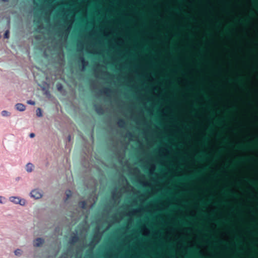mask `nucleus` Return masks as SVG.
I'll list each match as a JSON object with an SVG mask.
<instances>
[{
  "instance_id": "obj_1",
  "label": "nucleus",
  "mask_w": 258,
  "mask_h": 258,
  "mask_svg": "<svg viewBox=\"0 0 258 258\" xmlns=\"http://www.w3.org/2000/svg\"><path fill=\"white\" fill-rule=\"evenodd\" d=\"M257 144L258 141L255 143L247 144H238L236 145V148L240 150H250L255 148Z\"/></svg>"
},
{
  "instance_id": "obj_2",
  "label": "nucleus",
  "mask_w": 258,
  "mask_h": 258,
  "mask_svg": "<svg viewBox=\"0 0 258 258\" xmlns=\"http://www.w3.org/2000/svg\"><path fill=\"white\" fill-rule=\"evenodd\" d=\"M31 196L35 199H38L42 197V191L37 189L32 190L30 193Z\"/></svg>"
},
{
  "instance_id": "obj_3",
  "label": "nucleus",
  "mask_w": 258,
  "mask_h": 258,
  "mask_svg": "<svg viewBox=\"0 0 258 258\" xmlns=\"http://www.w3.org/2000/svg\"><path fill=\"white\" fill-rule=\"evenodd\" d=\"M251 159H252L251 158H240L238 160L233 162V163L231 165L229 166V167L232 168L233 166H234L236 164H238L239 163L247 161H249V160H250Z\"/></svg>"
},
{
  "instance_id": "obj_4",
  "label": "nucleus",
  "mask_w": 258,
  "mask_h": 258,
  "mask_svg": "<svg viewBox=\"0 0 258 258\" xmlns=\"http://www.w3.org/2000/svg\"><path fill=\"white\" fill-rule=\"evenodd\" d=\"M44 243V240L42 238H37L33 241V245L35 247L41 246Z\"/></svg>"
},
{
  "instance_id": "obj_5",
  "label": "nucleus",
  "mask_w": 258,
  "mask_h": 258,
  "mask_svg": "<svg viewBox=\"0 0 258 258\" xmlns=\"http://www.w3.org/2000/svg\"><path fill=\"white\" fill-rule=\"evenodd\" d=\"M16 109L20 111H23L25 110V106L22 103H17L16 104Z\"/></svg>"
},
{
  "instance_id": "obj_6",
  "label": "nucleus",
  "mask_w": 258,
  "mask_h": 258,
  "mask_svg": "<svg viewBox=\"0 0 258 258\" xmlns=\"http://www.w3.org/2000/svg\"><path fill=\"white\" fill-rule=\"evenodd\" d=\"M34 168V166L31 163H28L26 166V170L28 172H31Z\"/></svg>"
},
{
  "instance_id": "obj_7",
  "label": "nucleus",
  "mask_w": 258,
  "mask_h": 258,
  "mask_svg": "<svg viewBox=\"0 0 258 258\" xmlns=\"http://www.w3.org/2000/svg\"><path fill=\"white\" fill-rule=\"evenodd\" d=\"M79 60L81 62L83 69H84L87 64V62L82 56L79 57Z\"/></svg>"
},
{
  "instance_id": "obj_8",
  "label": "nucleus",
  "mask_w": 258,
  "mask_h": 258,
  "mask_svg": "<svg viewBox=\"0 0 258 258\" xmlns=\"http://www.w3.org/2000/svg\"><path fill=\"white\" fill-rule=\"evenodd\" d=\"M34 23L35 25V26L37 27V28L36 29V31H38V29H40L42 28V25L41 24V22L39 20H34Z\"/></svg>"
},
{
  "instance_id": "obj_9",
  "label": "nucleus",
  "mask_w": 258,
  "mask_h": 258,
  "mask_svg": "<svg viewBox=\"0 0 258 258\" xmlns=\"http://www.w3.org/2000/svg\"><path fill=\"white\" fill-rule=\"evenodd\" d=\"M95 110L99 114H102L103 113V109L102 106L97 105L95 106Z\"/></svg>"
},
{
  "instance_id": "obj_10",
  "label": "nucleus",
  "mask_w": 258,
  "mask_h": 258,
  "mask_svg": "<svg viewBox=\"0 0 258 258\" xmlns=\"http://www.w3.org/2000/svg\"><path fill=\"white\" fill-rule=\"evenodd\" d=\"M10 200L11 202H12L15 204H18V203L20 202V199L18 197H10Z\"/></svg>"
},
{
  "instance_id": "obj_11",
  "label": "nucleus",
  "mask_w": 258,
  "mask_h": 258,
  "mask_svg": "<svg viewBox=\"0 0 258 258\" xmlns=\"http://www.w3.org/2000/svg\"><path fill=\"white\" fill-rule=\"evenodd\" d=\"M236 22L241 24H245L248 22V19H240Z\"/></svg>"
},
{
  "instance_id": "obj_12",
  "label": "nucleus",
  "mask_w": 258,
  "mask_h": 258,
  "mask_svg": "<svg viewBox=\"0 0 258 258\" xmlns=\"http://www.w3.org/2000/svg\"><path fill=\"white\" fill-rule=\"evenodd\" d=\"M36 115L37 116L41 117L42 116V110H41V108H38L36 109Z\"/></svg>"
},
{
  "instance_id": "obj_13",
  "label": "nucleus",
  "mask_w": 258,
  "mask_h": 258,
  "mask_svg": "<svg viewBox=\"0 0 258 258\" xmlns=\"http://www.w3.org/2000/svg\"><path fill=\"white\" fill-rule=\"evenodd\" d=\"M56 88L58 91L62 92L63 90V86L60 83H57L56 84Z\"/></svg>"
},
{
  "instance_id": "obj_14",
  "label": "nucleus",
  "mask_w": 258,
  "mask_h": 258,
  "mask_svg": "<svg viewBox=\"0 0 258 258\" xmlns=\"http://www.w3.org/2000/svg\"><path fill=\"white\" fill-rule=\"evenodd\" d=\"M247 181L251 185L258 187V184L255 181L250 180H247Z\"/></svg>"
},
{
  "instance_id": "obj_15",
  "label": "nucleus",
  "mask_w": 258,
  "mask_h": 258,
  "mask_svg": "<svg viewBox=\"0 0 258 258\" xmlns=\"http://www.w3.org/2000/svg\"><path fill=\"white\" fill-rule=\"evenodd\" d=\"M118 124L120 127H123L125 124V121L123 119H119L118 121Z\"/></svg>"
},
{
  "instance_id": "obj_16",
  "label": "nucleus",
  "mask_w": 258,
  "mask_h": 258,
  "mask_svg": "<svg viewBox=\"0 0 258 258\" xmlns=\"http://www.w3.org/2000/svg\"><path fill=\"white\" fill-rule=\"evenodd\" d=\"M2 115L3 116H8L10 115V113L6 110H3L2 111Z\"/></svg>"
},
{
  "instance_id": "obj_17",
  "label": "nucleus",
  "mask_w": 258,
  "mask_h": 258,
  "mask_svg": "<svg viewBox=\"0 0 258 258\" xmlns=\"http://www.w3.org/2000/svg\"><path fill=\"white\" fill-rule=\"evenodd\" d=\"M43 90L44 91V94L47 96H49L50 94V92L48 90V89H45V88H43Z\"/></svg>"
},
{
  "instance_id": "obj_18",
  "label": "nucleus",
  "mask_w": 258,
  "mask_h": 258,
  "mask_svg": "<svg viewBox=\"0 0 258 258\" xmlns=\"http://www.w3.org/2000/svg\"><path fill=\"white\" fill-rule=\"evenodd\" d=\"M15 254L16 255H20L22 254V250L19 249H17L15 251Z\"/></svg>"
},
{
  "instance_id": "obj_19",
  "label": "nucleus",
  "mask_w": 258,
  "mask_h": 258,
  "mask_svg": "<svg viewBox=\"0 0 258 258\" xmlns=\"http://www.w3.org/2000/svg\"><path fill=\"white\" fill-rule=\"evenodd\" d=\"M111 90L109 88H105L104 90L101 91V93H103L105 94H108V92H110Z\"/></svg>"
},
{
  "instance_id": "obj_20",
  "label": "nucleus",
  "mask_w": 258,
  "mask_h": 258,
  "mask_svg": "<svg viewBox=\"0 0 258 258\" xmlns=\"http://www.w3.org/2000/svg\"><path fill=\"white\" fill-rule=\"evenodd\" d=\"M55 125L56 127H57L58 128H59V126H60V124H59V123L58 122V119L57 118H56L55 119Z\"/></svg>"
},
{
  "instance_id": "obj_21",
  "label": "nucleus",
  "mask_w": 258,
  "mask_h": 258,
  "mask_svg": "<svg viewBox=\"0 0 258 258\" xmlns=\"http://www.w3.org/2000/svg\"><path fill=\"white\" fill-rule=\"evenodd\" d=\"M4 37L5 38H8L9 37V31L8 30L5 32L4 34Z\"/></svg>"
},
{
  "instance_id": "obj_22",
  "label": "nucleus",
  "mask_w": 258,
  "mask_h": 258,
  "mask_svg": "<svg viewBox=\"0 0 258 258\" xmlns=\"http://www.w3.org/2000/svg\"><path fill=\"white\" fill-rule=\"evenodd\" d=\"M27 103L28 104H29L32 105H35V101H34L31 100H28V101H27Z\"/></svg>"
},
{
  "instance_id": "obj_23",
  "label": "nucleus",
  "mask_w": 258,
  "mask_h": 258,
  "mask_svg": "<svg viewBox=\"0 0 258 258\" xmlns=\"http://www.w3.org/2000/svg\"><path fill=\"white\" fill-rule=\"evenodd\" d=\"M25 200L20 199V202L18 203L21 205H24L25 204Z\"/></svg>"
},
{
  "instance_id": "obj_24",
  "label": "nucleus",
  "mask_w": 258,
  "mask_h": 258,
  "mask_svg": "<svg viewBox=\"0 0 258 258\" xmlns=\"http://www.w3.org/2000/svg\"><path fill=\"white\" fill-rule=\"evenodd\" d=\"M55 232L57 234V235H58L57 237H58L59 236V235L60 229L58 227L56 228Z\"/></svg>"
},
{
  "instance_id": "obj_25",
  "label": "nucleus",
  "mask_w": 258,
  "mask_h": 258,
  "mask_svg": "<svg viewBox=\"0 0 258 258\" xmlns=\"http://www.w3.org/2000/svg\"><path fill=\"white\" fill-rule=\"evenodd\" d=\"M236 81H237V82L239 84H241L243 83V79H241V78H239V79H237V80H236Z\"/></svg>"
},
{
  "instance_id": "obj_26",
  "label": "nucleus",
  "mask_w": 258,
  "mask_h": 258,
  "mask_svg": "<svg viewBox=\"0 0 258 258\" xmlns=\"http://www.w3.org/2000/svg\"><path fill=\"white\" fill-rule=\"evenodd\" d=\"M78 239H79V238L77 236H75L73 238V240L74 241H77V240H78Z\"/></svg>"
},
{
  "instance_id": "obj_27",
  "label": "nucleus",
  "mask_w": 258,
  "mask_h": 258,
  "mask_svg": "<svg viewBox=\"0 0 258 258\" xmlns=\"http://www.w3.org/2000/svg\"><path fill=\"white\" fill-rule=\"evenodd\" d=\"M226 194H229L231 196H236V195L235 194H233V192H227Z\"/></svg>"
},
{
  "instance_id": "obj_28",
  "label": "nucleus",
  "mask_w": 258,
  "mask_h": 258,
  "mask_svg": "<svg viewBox=\"0 0 258 258\" xmlns=\"http://www.w3.org/2000/svg\"><path fill=\"white\" fill-rule=\"evenodd\" d=\"M30 138H33L35 137V134L34 133H31L29 135Z\"/></svg>"
},
{
  "instance_id": "obj_29",
  "label": "nucleus",
  "mask_w": 258,
  "mask_h": 258,
  "mask_svg": "<svg viewBox=\"0 0 258 258\" xmlns=\"http://www.w3.org/2000/svg\"><path fill=\"white\" fill-rule=\"evenodd\" d=\"M59 258H64V253L62 252L61 256Z\"/></svg>"
},
{
  "instance_id": "obj_30",
  "label": "nucleus",
  "mask_w": 258,
  "mask_h": 258,
  "mask_svg": "<svg viewBox=\"0 0 258 258\" xmlns=\"http://www.w3.org/2000/svg\"><path fill=\"white\" fill-rule=\"evenodd\" d=\"M82 204H83V207H84L85 206V205H86L85 202H83Z\"/></svg>"
},
{
  "instance_id": "obj_31",
  "label": "nucleus",
  "mask_w": 258,
  "mask_h": 258,
  "mask_svg": "<svg viewBox=\"0 0 258 258\" xmlns=\"http://www.w3.org/2000/svg\"><path fill=\"white\" fill-rule=\"evenodd\" d=\"M128 136H129L130 137H133V135H132L131 133H129V134H128Z\"/></svg>"
},
{
  "instance_id": "obj_32",
  "label": "nucleus",
  "mask_w": 258,
  "mask_h": 258,
  "mask_svg": "<svg viewBox=\"0 0 258 258\" xmlns=\"http://www.w3.org/2000/svg\"><path fill=\"white\" fill-rule=\"evenodd\" d=\"M65 31H66V38H67V30L66 28L65 29Z\"/></svg>"
},
{
  "instance_id": "obj_33",
  "label": "nucleus",
  "mask_w": 258,
  "mask_h": 258,
  "mask_svg": "<svg viewBox=\"0 0 258 258\" xmlns=\"http://www.w3.org/2000/svg\"><path fill=\"white\" fill-rule=\"evenodd\" d=\"M3 2H8L9 0H2Z\"/></svg>"
},
{
  "instance_id": "obj_34",
  "label": "nucleus",
  "mask_w": 258,
  "mask_h": 258,
  "mask_svg": "<svg viewBox=\"0 0 258 258\" xmlns=\"http://www.w3.org/2000/svg\"><path fill=\"white\" fill-rule=\"evenodd\" d=\"M2 197L0 196V203H2V201H1V199H2Z\"/></svg>"
},
{
  "instance_id": "obj_35",
  "label": "nucleus",
  "mask_w": 258,
  "mask_h": 258,
  "mask_svg": "<svg viewBox=\"0 0 258 258\" xmlns=\"http://www.w3.org/2000/svg\"><path fill=\"white\" fill-rule=\"evenodd\" d=\"M225 32H226V33H228V30L227 29H226Z\"/></svg>"
},
{
  "instance_id": "obj_36",
  "label": "nucleus",
  "mask_w": 258,
  "mask_h": 258,
  "mask_svg": "<svg viewBox=\"0 0 258 258\" xmlns=\"http://www.w3.org/2000/svg\"><path fill=\"white\" fill-rule=\"evenodd\" d=\"M65 6H66V7H67V3H66V2Z\"/></svg>"
},
{
  "instance_id": "obj_37",
  "label": "nucleus",
  "mask_w": 258,
  "mask_h": 258,
  "mask_svg": "<svg viewBox=\"0 0 258 258\" xmlns=\"http://www.w3.org/2000/svg\"><path fill=\"white\" fill-rule=\"evenodd\" d=\"M60 235L61 236L62 235V232L61 231L60 232Z\"/></svg>"
},
{
  "instance_id": "obj_38",
  "label": "nucleus",
  "mask_w": 258,
  "mask_h": 258,
  "mask_svg": "<svg viewBox=\"0 0 258 258\" xmlns=\"http://www.w3.org/2000/svg\"><path fill=\"white\" fill-rule=\"evenodd\" d=\"M79 46H82V45H80V44H78Z\"/></svg>"
},
{
  "instance_id": "obj_39",
  "label": "nucleus",
  "mask_w": 258,
  "mask_h": 258,
  "mask_svg": "<svg viewBox=\"0 0 258 258\" xmlns=\"http://www.w3.org/2000/svg\"><path fill=\"white\" fill-rule=\"evenodd\" d=\"M60 239V238H59L58 237H57V240H58V239Z\"/></svg>"
},
{
  "instance_id": "obj_40",
  "label": "nucleus",
  "mask_w": 258,
  "mask_h": 258,
  "mask_svg": "<svg viewBox=\"0 0 258 258\" xmlns=\"http://www.w3.org/2000/svg\"><path fill=\"white\" fill-rule=\"evenodd\" d=\"M256 8L258 9V6H256Z\"/></svg>"
},
{
  "instance_id": "obj_41",
  "label": "nucleus",
  "mask_w": 258,
  "mask_h": 258,
  "mask_svg": "<svg viewBox=\"0 0 258 258\" xmlns=\"http://www.w3.org/2000/svg\"><path fill=\"white\" fill-rule=\"evenodd\" d=\"M65 13H67V11H65Z\"/></svg>"
},
{
  "instance_id": "obj_42",
  "label": "nucleus",
  "mask_w": 258,
  "mask_h": 258,
  "mask_svg": "<svg viewBox=\"0 0 258 258\" xmlns=\"http://www.w3.org/2000/svg\"><path fill=\"white\" fill-rule=\"evenodd\" d=\"M65 258H67V257L66 256Z\"/></svg>"
}]
</instances>
